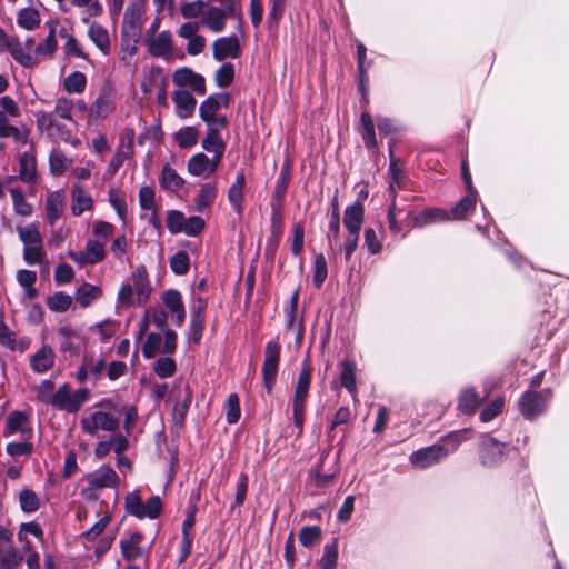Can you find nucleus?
I'll return each mask as SVG.
<instances>
[{
  "label": "nucleus",
  "mask_w": 569,
  "mask_h": 569,
  "mask_svg": "<svg viewBox=\"0 0 569 569\" xmlns=\"http://www.w3.org/2000/svg\"><path fill=\"white\" fill-rule=\"evenodd\" d=\"M312 366L308 358H305L301 362V369L295 385L293 397L290 401L292 409V421L297 429V437H301L303 433L305 420H306V408L309 398V390L312 379Z\"/></svg>",
  "instance_id": "obj_1"
},
{
  "label": "nucleus",
  "mask_w": 569,
  "mask_h": 569,
  "mask_svg": "<svg viewBox=\"0 0 569 569\" xmlns=\"http://www.w3.org/2000/svg\"><path fill=\"white\" fill-rule=\"evenodd\" d=\"M123 507L127 515L139 520H143L144 518L154 520L159 518L163 511V502L159 496H152L144 503L139 490L129 492L124 497Z\"/></svg>",
  "instance_id": "obj_2"
},
{
  "label": "nucleus",
  "mask_w": 569,
  "mask_h": 569,
  "mask_svg": "<svg viewBox=\"0 0 569 569\" xmlns=\"http://www.w3.org/2000/svg\"><path fill=\"white\" fill-rule=\"evenodd\" d=\"M89 397L90 391L87 388H80L72 392L71 385L66 382L50 397L49 405L58 410L76 413Z\"/></svg>",
  "instance_id": "obj_3"
},
{
  "label": "nucleus",
  "mask_w": 569,
  "mask_h": 569,
  "mask_svg": "<svg viewBox=\"0 0 569 569\" xmlns=\"http://www.w3.org/2000/svg\"><path fill=\"white\" fill-rule=\"evenodd\" d=\"M552 397L551 388L541 391L527 390L518 400L519 412L526 420L533 421L547 410L548 402Z\"/></svg>",
  "instance_id": "obj_4"
},
{
  "label": "nucleus",
  "mask_w": 569,
  "mask_h": 569,
  "mask_svg": "<svg viewBox=\"0 0 569 569\" xmlns=\"http://www.w3.org/2000/svg\"><path fill=\"white\" fill-rule=\"evenodd\" d=\"M510 452V446L507 442L486 433L479 441V461L486 468H493L501 465Z\"/></svg>",
  "instance_id": "obj_5"
},
{
  "label": "nucleus",
  "mask_w": 569,
  "mask_h": 569,
  "mask_svg": "<svg viewBox=\"0 0 569 569\" xmlns=\"http://www.w3.org/2000/svg\"><path fill=\"white\" fill-rule=\"evenodd\" d=\"M281 359V345L278 340H270L264 346V358L261 368L263 386L271 393L278 377Z\"/></svg>",
  "instance_id": "obj_6"
},
{
  "label": "nucleus",
  "mask_w": 569,
  "mask_h": 569,
  "mask_svg": "<svg viewBox=\"0 0 569 569\" xmlns=\"http://www.w3.org/2000/svg\"><path fill=\"white\" fill-rule=\"evenodd\" d=\"M144 536L140 531H128L119 540V549L122 559L128 562L137 560L149 561L150 549L143 547Z\"/></svg>",
  "instance_id": "obj_7"
},
{
  "label": "nucleus",
  "mask_w": 569,
  "mask_h": 569,
  "mask_svg": "<svg viewBox=\"0 0 569 569\" xmlns=\"http://www.w3.org/2000/svg\"><path fill=\"white\" fill-rule=\"evenodd\" d=\"M136 132L132 128H124L119 136V144L116 153L109 161L106 174L113 177L127 159L134 154Z\"/></svg>",
  "instance_id": "obj_8"
},
{
  "label": "nucleus",
  "mask_w": 569,
  "mask_h": 569,
  "mask_svg": "<svg viewBox=\"0 0 569 569\" xmlns=\"http://www.w3.org/2000/svg\"><path fill=\"white\" fill-rule=\"evenodd\" d=\"M119 423V417L106 411H94L90 417H83L80 420L81 430L90 436H96L98 430L116 432Z\"/></svg>",
  "instance_id": "obj_9"
},
{
  "label": "nucleus",
  "mask_w": 569,
  "mask_h": 569,
  "mask_svg": "<svg viewBox=\"0 0 569 569\" xmlns=\"http://www.w3.org/2000/svg\"><path fill=\"white\" fill-rule=\"evenodd\" d=\"M57 333L60 337L59 351L66 359L78 357L87 345L86 338L71 326L59 327Z\"/></svg>",
  "instance_id": "obj_10"
},
{
  "label": "nucleus",
  "mask_w": 569,
  "mask_h": 569,
  "mask_svg": "<svg viewBox=\"0 0 569 569\" xmlns=\"http://www.w3.org/2000/svg\"><path fill=\"white\" fill-rule=\"evenodd\" d=\"M9 51L11 57L24 68H33L37 66L36 57L31 53L24 52L18 37H8L4 30L0 27V51Z\"/></svg>",
  "instance_id": "obj_11"
},
{
  "label": "nucleus",
  "mask_w": 569,
  "mask_h": 569,
  "mask_svg": "<svg viewBox=\"0 0 569 569\" xmlns=\"http://www.w3.org/2000/svg\"><path fill=\"white\" fill-rule=\"evenodd\" d=\"M283 234V212L271 210L270 214V234L267 239L264 248V258L267 261L273 262L278 247Z\"/></svg>",
  "instance_id": "obj_12"
},
{
  "label": "nucleus",
  "mask_w": 569,
  "mask_h": 569,
  "mask_svg": "<svg viewBox=\"0 0 569 569\" xmlns=\"http://www.w3.org/2000/svg\"><path fill=\"white\" fill-rule=\"evenodd\" d=\"M192 395L189 383H184L174 395L172 422L178 429L183 428L186 425L187 415L192 402Z\"/></svg>",
  "instance_id": "obj_13"
},
{
  "label": "nucleus",
  "mask_w": 569,
  "mask_h": 569,
  "mask_svg": "<svg viewBox=\"0 0 569 569\" xmlns=\"http://www.w3.org/2000/svg\"><path fill=\"white\" fill-rule=\"evenodd\" d=\"M448 455L449 450L445 446L432 445L413 451L410 456V462L419 468H428L438 463Z\"/></svg>",
  "instance_id": "obj_14"
},
{
  "label": "nucleus",
  "mask_w": 569,
  "mask_h": 569,
  "mask_svg": "<svg viewBox=\"0 0 569 569\" xmlns=\"http://www.w3.org/2000/svg\"><path fill=\"white\" fill-rule=\"evenodd\" d=\"M290 180H291V163L289 160H286L282 163V166L280 168V172L277 178L274 191L272 194V200L270 203L271 210L283 212L284 198L287 194V190H288Z\"/></svg>",
  "instance_id": "obj_15"
},
{
  "label": "nucleus",
  "mask_w": 569,
  "mask_h": 569,
  "mask_svg": "<svg viewBox=\"0 0 569 569\" xmlns=\"http://www.w3.org/2000/svg\"><path fill=\"white\" fill-rule=\"evenodd\" d=\"M172 81L179 87H191L200 96H203L207 91L204 77L187 67L177 69L172 76Z\"/></svg>",
  "instance_id": "obj_16"
},
{
  "label": "nucleus",
  "mask_w": 569,
  "mask_h": 569,
  "mask_svg": "<svg viewBox=\"0 0 569 569\" xmlns=\"http://www.w3.org/2000/svg\"><path fill=\"white\" fill-rule=\"evenodd\" d=\"M212 56L216 61L227 58L237 59L241 56V46L236 36L218 38L212 44Z\"/></svg>",
  "instance_id": "obj_17"
},
{
  "label": "nucleus",
  "mask_w": 569,
  "mask_h": 569,
  "mask_svg": "<svg viewBox=\"0 0 569 569\" xmlns=\"http://www.w3.org/2000/svg\"><path fill=\"white\" fill-rule=\"evenodd\" d=\"M408 217L412 218V226L417 228L450 220L448 211L441 208H426L417 213L410 212Z\"/></svg>",
  "instance_id": "obj_18"
},
{
  "label": "nucleus",
  "mask_w": 569,
  "mask_h": 569,
  "mask_svg": "<svg viewBox=\"0 0 569 569\" xmlns=\"http://www.w3.org/2000/svg\"><path fill=\"white\" fill-rule=\"evenodd\" d=\"M30 415L26 411L14 410L10 412L6 420L3 435L6 437L21 432L24 438L32 436V429L26 428L24 425L29 421Z\"/></svg>",
  "instance_id": "obj_19"
},
{
  "label": "nucleus",
  "mask_w": 569,
  "mask_h": 569,
  "mask_svg": "<svg viewBox=\"0 0 569 569\" xmlns=\"http://www.w3.org/2000/svg\"><path fill=\"white\" fill-rule=\"evenodd\" d=\"M395 141L389 142V192L392 198L397 197V191L401 188L400 179L402 177L403 166L399 158L395 156Z\"/></svg>",
  "instance_id": "obj_20"
},
{
  "label": "nucleus",
  "mask_w": 569,
  "mask_h": 569,
  "mask_svg": "<svg viewBox=\"0 0 569 569\" xmlns=\"http://www.w3.org/2000/svg\"><path fill=\"white\" fill-rule=\"evenodd\" d=\"M365 220V206L357 200L345 209L343 226L348 233H360Z\"/></svg>",
  "instance_id": "obj_21"
},
{
  "label": "nucleus",
  "mask_w": 569,
  "mask_h": 569,
  "mask_svg": "<svg viewBox=\"0 0 569 569\" xmlns=\"http://www.w3.org/2000/svg\"><path fill=\"white\" fill-rule=\"evenodd\" d=\"M144 42L152 57H167L172 51V36L168 30L161 31L157 37L144 39Z\"/></svg>",
  "instance_id": "obj_22"
},
{
  "label": "nucleus",
  "mask_w": 569,
  "mask_h": 569,
  "mask_svg": "<svg viewBox=\"0 0 569 569\" xmlns=\"http://www.w3.org/2000/svg\"><path fill=\"white\" fill-rule=\"evenodd\" d=\"M244 188H246V174L243 170H240L232 184L228 189V200L233 210L241 214L243 211L244 200Z\"/></svg>",
  "instance_id": "obj_23"
},
{
  "label": "nucleus",
  "mask_w": 569,
  "mask_h": 569,
  "mask_svg": "<svg viewBox=\"0 0 569 569\" xmlns=\"http://www.w3.org/2000/svg\"><path fill=\"white\" fill-rule=\"evenodd\" d=\"M88 481L94 488H114L118 486L119 477L109 465H103L88 476Z\"/></svg>",
  "instance_id": "obj_24"
},
{
  "label": "nucleus",
  "mask_w": 569,
  "mask_h": 569,
  "mask_svg": "<svg viewBox=\"0 0 569 569\" xmlns=\"http://www.w3.org/2000/svg\"><path fill=\"white\" fill-rule=\"evenodd\" d=\"M57 21H48L46 26L49 27V33L43 42H40L34 49L33 53H31V57H36L37 59V66L41 61V58H44L47 56H53V53L57 51L58 42L56 40V33H57Z\"/></svg>",
  "instance_id": "obj_25"
},
{
  "label": "nucleus",
  "mask_w": 569,
  "mask_h": 569,
  "mask_svg": "<svg viewBox=\"0 0 569 569\" xmlns=\"http://www.w3.org/2000/svg\"><path fill=\"white\" fill-rule=\"evenodd\" d=\"M56 355L49 345H43L30 357V367L37 373L49 371L54 365Z\"/></svg>",
  "instance_id": "obj_26"
},
{
  "label": "nucleus",
  "mask_w": 569,
  "mask_h": 569,
  "mask_svg": "<svg viewBox=\"0 0 569 569\" xmlns=\"http://www.w3.org/2000/svg\"><path fill=\"white\" fill-rule=\"evenodd\" d=\"M477 190L467 191V194L462 197L450 210V220H462L467 216L471 214L476 208Z\"/></svg>",
  "instance_id": "obj_27"
},
{
  "label": "nucleus",
  "mask_w": 569,
  "mask_h": 569,
  "mask_svg": "<svg viewBox=\"0 0 569 569\" xmlns=\"http://www.w3.org/2000/svg\"><path fill=\"white\" fill-rule=\"evenodd\" d=\"M341 371L339 375L341 386L356 398L357 395V381H356V372L357 365L351 359H343L340 362Z\"/></svg>",
  "instance_id": "obj_28"
},
{
  "label": "nucleus",
  "mask_w": 569,
  "mask_h": 569,
  "mask_svg": "<svg viewBox=\"0 0 569 569\" xmlns=\"http://www.w3.org/2000/svg\"><path fill=\"white\" fill-rule=\"evenodd\" d=\"M132 280L137 290L138 302L144 305L151 292L149 274L144 266H140L133 271Z\"/></svg>",
  "instance_id": "obj_29"
},
{
  "label": "nucleus",
  "mask_w": 569,
  "mask_h": 569,
  "mask_svg": "<svg viewBox=\"0 0 569 569\" xmlns=\"http://www.w3.org/2000/svg\"><path fill=\"white\" fill-rule=\"evenodd\" d=\"M172 100L180 118H188L194 112L197 100L188 90H176Z\"/></svg>",
  "instance_id": "obj_30"
},
{
  "label": "nucleus",
  "mask_w": 569,
  "mask_h": 569,
  "mask_svg": "<svg viewBox=\"0 0 569 569\" xmlns=\"http://www.w3.org/2000/svg\"><path fill=\"white\" fill-rule=\"evenodd\" d=\"M64 194L62 191H54L48 194L46 200L47 220L50 226L61 217L63 211Z\"/></svg>",
  "instance_id": "obj_31"
},
{
  "label": "nucleus",
  "mask_w": 569,
  "mask_h": 569,
  "mask_svg": "<svg viewBox=\"0 0 569 569\" xmlns=\"http://www.w3.org/2000/svg\"><path fill=\"white\" fill-rule=\"evenodd\" d=\"M217 184L216 182H208L201 184L198 194L194 198L196 209L198 212H204L210 209L217 198Z\"/></svg>",
  "instance_id": "obj_32"
},
{
  "label": "nucleus",
  "mask_w": 569,
  "mask_h": 569,
  "mask_svg": "<svg viewBox=\"0 0 569 569\" xmlns=\"http://www.w3.org/2000/svg\"><path fill=\"white\" fill-rule=\"evenodd\" d=\"M88 37L94 46L104 54L110 51V38L108 30L99 22H91L88 28Z\"/></svg>",
  "instance_id": "obj_33"
},
{
  "label": "nucleus",
  "mask_w": 569,
  "mask_h": 569,
  "mask_svg": "<svg viewBox=\"0 0 569 569\" xmlns=\"http://www.w3.org/2000/svg\"><path fill=\"white\" fill-rule=\"evenodd\" d=\"M481 399L475 388L463 389L458 397V409L463 415H473L480 406Z\"/></svg>",
  "instance_id": "obj_34"
},
{
  "label": "nucleus",
  "mask_w": 569,
  "mask_h": 569,
  "mask_svg": "<svg viewBox=\"0 0 569 569\" xmlns=\"http://www.w3.org/2000/svg\"><path fill=\"white\" fill-rule=\"evenodd\" d=\"M360 134L365 147L369 150L377 148L378 141L375 132V123L371 114L367 110L362 111L360 116Z\"/></svg>",
  "instance_id": "obj_35"
},
{
  "label": "nucleus",
  "mask_w": 569,
  "mask_h": 569,
  "mask_svg": "<svg viewBox=\"0 0 569 569\" xmlns=\"http://www.w3.org/2000/svg\"><path fill=\"white\" fill-rule=\"evenodd\" d=\"M160 187L164 190L177 192L183 184V178L170 164H164L159 179Z\"/></svg>",
  "instance_id": "obj_36"
},
{
  "label": "nucleus",
  "mask_w": 569,
  "mask_h": 569,
  "mask_svg": "<svg viewBox=\"0 0 569 569\" xmlns=\"http://www.w3.org/2000/svg\"><path fill=\"white\" fill-rule=\"evenodd\" d=\"M202 22L213 32H221L227 22V13L218 7H210L202 17Z\"/></svg>",
  "instance_id": "obj_37"
},
{
  "label": "nucleus",
  "mask_w": 569,
  "mask_h": 569,
  "mask_svg": "<svg viewBox=\"0 0 569 569\" xmlns=\"http://www.w3.org/2000/svg\"><path fill=\"white\" fill-rule=\"evenodd\" d=\"M114 109L110 93L106 90L101 91L92 104L90 117L98 119H106Z\"/></svg>",
  "instance_id": "obj_38"
},
{
  "label": "nucleus",
  "mask_w": 569,
  "mask_h": 569,
  "mask_svg": "<svg viewBox=\"0 0 569 569\" xmlns=\"http://www.w3.org/2000/svg\"><path fill=\"white\" fill-rule=\"evenodd\" d=\"M19 178L23 182H34L37 180V160L36 157L23 152L19 159Z\"/></svg>",
  "instance_id": "obj_39"
},
{
  "label": "nucleus",
  "mask_w": 569,
  "mask_h": 569,
  "mask_svg": "<svg viewBox=\"0 0 569 569\" xmlns=\"http://www.w3.org/2000/svg\"><path fill=\"white\" fill-rule=\"evenodd\" d=\"M72 203H71V212L73 216H80L86 210H90L93 206V200L90 196H88L84 190L80 187H76L71 192Z\"/></svg>",
  "instance_id": "obj_40"
},
{
  "label": "nucleus",
  "mask_w": 569,
  "mask_h": 569,
  "mask_svg": "<svg viewBox=\"0 0 569 569\" xmlns=\"http://www.w3.org/2000/svg\"><path fill=\"white\" fill-rule=\"evenodd\" d=\"M102 295V290L100 287L91 284L89 282H83L76 292L77 302L87 308L91 305V302L98 299Z\"/></svg>",
  "instance_id": "obj_41"
},
{
  "label": "nucleus",
  "mask_w": 569,
  "mask_h": 569,
  "mask_svg": "<svg viewBox=\"0 0 569 569\" xmlns=\"http://www.w3.org/2000/svg\"><path fill=\"white\" fill-rule=\"evenodd\" d=\"M327 241L329 248V254L336 257L339 248L340 240V218L328 217V231H327Z\"/></svg>",
  "instance_id": "obj_42"
},
{
  "label": "nucleus",
  "mask_w": 569,
  "mask_h": 569,
  "mask_svg": "<svg viewBox=\"0 0 569 569\" xmlns=\"http://www.w3.org/2000/svg\"><path fill=\"white\" fill-rule=\"evenodd\" d=\"M328 277V263L323 253L315 256L312 264V283L316 288H321Z\"/></svg>",
  "instance_id": "obj_43"
},
{
  "label": "nucleus",
  "mask_w": 569,
  "mask_h": 569,
  "mask_svg": "<svg viewBox=\"0 0 569 569\" xmlns=\"http://www.w3.org/2000/svg\"><path fill=\"white\" fill-rule=\"evenodd\" d=\"M210 159L203 152L193 154L188 160V172L194 177L207 174L209 170Z\"/></svg>",
  "instance_id": "obj_44"
},
{
  "label": "nucleus",
  "mask_w": 569,
  "mask_h": 569,
  "mask_svg": "<svg viewBox=\"0 0 569 569\" xmlns=\"http://www.w3.org/2000/svg\"><path fill=\"white\" fill-rule=\"evenodd\" d=\"M17 23L26 30H33L40 24L38 10L33 8H23L18 12Z\"/></svg>",
  "instance_id": "obj_45"
},
{
  "label": "nucleus",
  "mask_w": 569,
  "mask_h": 569,
  "mask_svg": "<svg viewBox=\"0 0 569 569\" xmlns=\"http://www.w3.org/2000/svg\"><path fill=\"white\" fill-rule=\"evenodd\" d=\"M87 77L80 71H74L63 80V89L68 93H82L86 90Z\"/></svg>",
  "instance_id": "obj_46"
},
{
  "label": "nucleus",
  "mask_w": 569,
  "mask_h": 569,
  "mask_svg": "<svg viewBox=\"0 0 569 569\" xmlns=\"http://www.w3.org/2000/svg\"><path fill=\"white\" fill-rule=\"evenodd\" d=\"M19 505L23 512L32 513L40 508V499L33 490L24 488L19 493Z\"/></svg>",
  "instance_id": "obj_47"
},
{
  "label": "nucleus",
  "mask_w": 569,
  "mask_h": 569,
  "mask_svg": "<svg viewBox=\"0 0 569 569\" xmlns=\"http://www.w3.org/2000/svg\"><path fill=\"white\" fill-rule=\"evenodd\" d=\"M20 241L27 246L42 244V237L36 223L18 228Z\"/></svg>",
  "instance_id": "obj_48"
},
{
  "label": "nucleus",
  "mask_w": 569,
  "mask_h": 569,
  "mask_svg": "<svg viewBox=\"0 0 569 569\" xmlns=\"http://www.w3.org/2000/svg\"><path fill=\"white\" fill-rule=\"evenodd\" d=\"M162 343V336L157 332H150L147 335L144 342L142 343L141 351L146 359L154 358L159 352Z\"/></svg>",
  "instance_id": "obj_49"
},
{
  "label": "nucleus",
  "mask_w": 569,
  "mask_h": 569,
  "mask_svg": "<svg viewBox=\"0 0 569 569\" xmlns=\"http://www.w3.org/2000/svg\"><path fill=\"white\" fill-rule=\"evenodd\" d=\"M286 11V0H270V10L267 17V24L270 30L278 29Z\"/></svg>",
  "instance_id": "obj_50"
},
{
  "label": "nucleus",
  "mask_w": 569,
  "mask_h": 569,
  "mask_svg": "<svg viewBox=\"0 0 569 569\" xmlns=\"http://www.w3.org/2000/svg\"><path fill=\"white\" fill-rule=\"evenodd\" d=\"M72 305V297L63 291H58L47 299V306L51 311L64 312Z\"/></svg>",
  "instance_id": "obj_51"
},
{
  "label": "nucleus",
  "mask_w": 569,
  "mask_h": 569,
  "mask_svg": "<svg viewBox=\"0 0 569 569\" xmlns=\"http://www.w3.org/2000/svg\"><path fill=\"white\" fill-rule=\"evenodd\" d=\"M321 537L322 531L319 526H305L301 528L298 539L303 547L311 548L320 541Z\"/></svg>",
  "instance_id": "obj_52"
},
{
  "label": "nucleus",
  "mask_w": 569,
  "mask_h": 569,
  "mask_svg": "<svg viewBox=\"0 0 569 569\" xmlns=\"http://www.w3.org/2000/svg\"><path fill=\"white\" fill-rule=\"evenodd\" d=\"M505 398L497 397L492 401L488 402L480 411L479 418L482 422H489L498 417L505 407Z\"/></svg>",
  "instance_id": "obj_53"
},
{
  "label": "nucleus",
  "mask_w": 569,
  "mask_h": 569,
  "mask_svg": "<svg viewBox=\"0 0 569 569\" xmlns=\"http://www.w3.org/2000/svg\"><path fill=\"white\" fill-rule=\"evenodd\" d=\"M226 421L229 425H234L241 417L240 398L238 393H230L227 398L226 405Z\"/></svg>",
  "instance_id": "obj_54"
},
{
  "label": "nucleus",
  "mask_w": 569,
  "mask_h": 569,
  "mask_svg": "<svg viewBox=\"0 0 569 569\" xmlns=\"http://www.w3.org/2000/svg\"><path fill=\"white\" fill-rule=\"evenodd\" d=\"M234 80V66L223 62L214 73V82L219 88H228Z\"/></svg>",
  "instance_id": "obj_55"
},
{
  "label": "nucleus",
  "mask_w": 569,
  "mask_h": 569,
  "mask_svg": "<svg viewBox=\"0 0 569 569\" xmlns=\"http://www.w3.org/2000/svg\"><path fill=\"white\" fill-rule=\"evenodd\" d=\"M170 268L177 276H184L190 270V258L186 251H178L170 258Z\"/></svg>",
  "instance_id": "obj_56"
},
{
  "label": "nucleus",
  "mask_w": 569,
  "mask_h": 569,
  "mask_svg": "<svg viewBox=\"0 0 569 569\" xmlns=\"http://www.w3.org/2000/svg\"><path fill=\"white\" fill-rule=\"evenodd\" d=\"M153 371L161 379L170 378L177 371V362L170 357L159 358L153 365Z\"/></svg>",
  "instance_id": "obj_57"
},
{
  "label": "nucleus",
  "mask_w": 569,
  "mask_h": 569,
  "mask_svg": "<svg viewBox=\"0 0 569 569\" xmlns=\"http://www.w3.org/2000/svg\"><path fill=\"white\" fill-rule=\"evenodd\" d=\"M10 193L16 212L23 217L30 216L32 213V206L24 199L22 189L12 188Z\"/></svg>",
  "instance_id": "obj_58"
},
{
  "label": "nucleus",
  "mask_w": 569,
  "mask_h": 569,
  "mask_svg": "<svg viewBox=\"0 0 569 569\" xmlns=\"http://www.w3.org/2000/svg\"><path fill=\"white\" fill-rule=\"evenodd\" d=\"M198 130L194 127H186L176 133V141L182 149L193 147L198 142Z\"/></svg>",
  "instance_id": "obj_59"
},
{
  "label": "nucleus",
  "mask_w": 569,
  "mask_h": 569,
  "mask_svg": "<svg viewBox=\"0 0 569 569\" xmlns=\"http://www.w3.org/2000/svg\"><path fill=\"white\" fill-rule=\"evenodd\" d=\"M219 109L220 108L216 101V97L212 93L200 103L199 117L202 119V121L210 122L214 120V116Z\"/></svg>",
  "instance_id": "obj_60"
},
{
  "label": "nucleus",
  "mask_w": 569,
  "mask_h": 569,
  "mask_svg": "<svg viewBox=\"0 0 569 569\" xmlns=\"http://www.w3.org/2000/svg\"><path fill=\"white\" fill-rule=\"evenodd\" d=\"M109 202L116 210L119 219L126 223L127 220V202L124 197L120 193L117 189H110L109 190Z\"/></svg>",
  "instance_id": "obj_61"
},
{
  "label": "nucleus",
  "mask_w": 569,
  "mask_h": 569,
  "mask_svg": "<svg viewBox=\"0 0 569 569\" xmlns=\"http://www.w3.org/2000/svg\"><path fill=\"white\" fill-rule=\"evenodd\" d=\"M186 216L179 210H170L167 214V228L171 234L181 233L184 229Z\"/></svg>",
  "instance_id": "obj_62"
},
{
  "label": "nucleus",
  "mask_w": 569,
  "mask_h": 569,
  "mask_svg": "<svg viewBox=\"0 0 569 569\" xmlns=\"http://www.w3.org/2000/svg\"><path fill=\"white\" fill-rule=\"evenodd\" d=\"M49 166L53 174L60 176L66 171L68 163L62 150L52 149L49 156Z\"/></svg>",
  "instance_id": "obj_63"
},
{
  "label": "nucleus",
  "mask_w": 569,
  "mask_h": 569,
  "mask_svg": "<svg viewBox=\"0 0 569 569\" xmlns=\"http://www.w3.org/2000/svg\"><path fill=\"white\" fill-rule=\"evenodd\" d=\"M22 556H19L14 547L9 546L0 557V569H17L21 563Z\"/></svg>",
  "instance_id": "obj_64"
}]
</instances>
